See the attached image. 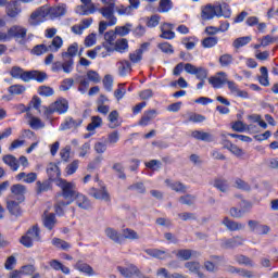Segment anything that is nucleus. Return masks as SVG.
<instances>
[{"label": "nucleus", "mask_w": 278, "mask_h": 278, "mask_svg": "<svg viewBox=\"0 0 278 278\" xmlns=\"http://www.w3.org/2000/svg\"><path fill=\"white\" fill-rule=\"evenodd\" d=\"M233 62V56L231 54H224L219 58L220 66H229Z\"/></svg>", "instance_id": "61"}, {"label": "nucleus", "mask_w": 278, "mask_h": 278, "mask_svg": "<svg viewBox=\"0 0 278 278\" xmlns=\"http://www.w3.org/2000/svg\"><path fill=\"white\" fill-rule=\"evenodd\" d=\"M56 186L61 188L62 193L59 194V197L56 198L54 210L59 216H63L64 207H66V205H71V203L75 201V198L79 194V192H77L75 184L70 182L65 179H59Z\"/></svg>", "instance_id": "1"}, {"label": "nucleus", "mask_w": 278, "mask_h": 278, "mask_svg": "<svg viewBox=\"0 0 278 278\" xmlns=\"http://www.w3.org/2000/svg\"><path fill=\"white\" fill-rule=\"evenodd\" d=\"M47 16H49V9L41 7L30 14L28 25H31L33 27L40 25V23H42Z\"/></svg>", "instance_id": "7"}, {"label": "nucleus", "mask_w": 278, "mask_h": 278, "mask_svg": "<svg viewBox=\"0 0 278 278\" xmlns=\"http://www.w3.org/2000/svg\"><path fill=\"white\" fill-rule=\"evenodd\" d=\"M74 201H76V205L80 208V210H90V207H92V203L90 202V200L81 194L78 193L75 198Z\"/></svg>", "instance_id": "21"}, {"label": "nucleus", "mask_w": 278, "mask_h": 278, "mask_svg": "<svg viewBox=\"0 0 278 278\" xmlns=\"http://www.w3.org/2000/svg\"><path fill=\"white\" fill-rule=\"evenodd\" d=\"M114 12H116L118 16H131V14H134L131 8L125 4H115Z\"/></svg>", "instance_id": "35"}, {"label": "nucleus", "mask_w": 278, "mask_h": 278, "mask_svg": "<svg viewBox=\"0 0 278 278\" xmlns=\"http://www.w3.org/2000/svg\"><path fill=\"white\" fill-rule=\"evenodd\" d=\"M51 71L53 73H60V71H63V73H66L68 75L73 73V65L68 67V65H66V60H63V62L56 61L52 63Z\"/></svg>", "instance_id": "19"}, {"label": "nucleus", "mask_w": 278, "mask_h": 278, "mask_svg": "<svg viewBox=\"0 0 278 278\" xmlns=\"http://www.w3.org/2000/svg\"><path fill=\"white\" fill-rule=\"evenodd\" d=\"M47 174H48L50 181H56V184H58L59 179H62V178H60L62 173L60 172V167L55 163L48 164Z\"/></svg>", "instance_id": "16"}, {"label": "nucleus", "mask_w": 278, "mask_h": 278, "mask_svg": "<svg viewBox=\"0 0 278 278\" xmlns=\"http://www.w3.org/2000/svg\"><path fill=\"white\" fill-rule=\"evenodd\" d=\"M48 75L45 72L33 71V79L42 84L47 79Z\"/></svg>", "instance_id": "64"}, {"label": "nucleus", "mask_w": 278, "mask_h": 278, "mask_svg": "<svg viewBox=\"0 0 278 278\" xmlns=\"http://www.w3.org/2000/svg\"><path fill=\"white\" fill-rule=\"evenodd\" d=\"M79 53V43L74 42L68 46L67 51L61 53L62 60H65V65L67 67L75 66L74 58Z\"/></svg>", "instance_id": "6"}, {"label": "nucleus", "mask_w": 278, "mask_h": 278, "mask_svg": "<svg viewBox=\"0 0 278 278\" xmlns=\"http://www.w3.org/2000/svg\"><path fill=\"white\" fill-rule=\"evenodd\" d=\"M29 125L31 129H42V127H45V123H42V121L38 117H31Z\"/></svg>", "instance_id": "63"}, {"label": "nucleus", "mask_w": 278, "mask_h": 278, "mask_svg": "<svg viewBox=\"0 0 278 278\" xmlns=\"http://www.w3.org/2000/svg\"><path fill=\"white\" fill-rule=\"evenodd\" d=\"M226 84H227L228 89L230 90L231 94H233L235 97H239L240 99H249V92H247L244 90H240V88H238V84H236V81L227 80Z\"/></svg>", "instance_id": "15"}, {"label": "nucleus", "mask_w": 278, "mask_h": 278, "mask_svg": "<svg viewBox=\"0 0 278 278\" xmlns=\"http://www.w3.org/2000/svg\"><path fill=\"white\" fill-rule=\"evenodd\" d=\"M49 266L53 270H61V273H63V275H71V268L66 267L64 264H62V262H60L58 260H51L49 262Z\"/></svg>", "instance_id": "30"}, {"label": "nucleus", "mask_w": 278, "mask_h": 278, "mask_svg": "<svg viewBox=\"0 0 278 278\" xmlns=\"http://www.w3.org/2000/svg\"><path fill=\"white\" fill-rule=\"evenodd\" d=\"M2 160L7 166H10L11 170H18V160H16V156L7 154Z\"/></svg>", "instance_id": "34"}, {"label": "nucleus", "mask_w": 278, "mask_h": 278, "mask_svg": "<svg viewBox=\"0 0 278 278\" xmlns=\"http://www.w3.org/2000/svg\"><path fill=\"white\" fill-rule=\"evenodd\" d=\"M195 198L192 194H186L179 198L182 205H194Z\"/></svg>", "instance_id": "60"}, {"label": "nucleus", "mask_w": 278, "mask_h": 278, "mask_svg": "<svg viewBox=\"0 0 278 278\" xmlns=\"http://www.w3.org/2000/svg\"><path fill=\"white\" fill-rule=\"evenodd\" d=\"M162 34L160 35V38H163L165 40H173L175 38V31H173V24L164 23L161 26Z\"/></svg>", "instance_id": "22"}, {"label": "nucleus", "mask_w": 278, "mask_h": 278, "mask_svg": "<svg viewBox=\"0 0 278 278\" xmlns=\"http://www.w3.org/2000/svg\"><path fill=\"white\" fill-rule=\"evenodd\" d=\"M42 223H43V227H46V229H49L51 231V229H53V227H55L58 223V219L55 218V214L49 213V211H46L42 215Z\"/></svg>", "instance_id": "18"}, {"label": "nucleus", "mask_w": 278, "mask_h": 278, "mask_svg": "<svg viewBox=\"0 0 278 278\" xmlns=\"http://www.w3.org/2000/svg\"><path fill=\"white\" fill-rule=\"evenodd\" d=\"M87 78L89 81H92L93 84H100L101 81V76L97 71H93V70H89L87 72Z\"/></svg>", "instance_id": "55"}, {"label": "nucleus", "mask_w": 278, "mask_h": 278, "mask_svg": "<svg viewBox=\"0 0 278 278\" xmlns=\"http://www.w3.org/2000/svg\"><path fill=\"white\" fill-rule=\"evenodd\" d=\"M236 262H238L240 265L249 266L250 268H253L255 266V263L251 257L242 254H238L235 256Z\"/></svg>", "instance_id": "38"}, {"label": "nucleus", "mask_w": 278, "mask_h": 278, "mask_svg": "<svg viewBox=\"0 0 278 278\" xmlns=\"http://www.w3.org/2000/svg\"><path fill=\"white\" fill-rule=\"evenodd\" d=\"M26 193L27 187H25V185L16 184L11 187V195L9 197H12V199H15L18 203H23Z\"/></svg>", "instance_id": "10"}, {"label": "nucleus", "mask_w": 278, "mask_h": 278, "mask_svg": "<svg viewBox=\"0 0 278 278\" xmlns=\"http://www.w3.org/2000/svg\"><path fill=\"white\" fill-rule=\"evenodd\" d=\"M104 4L102 8H98V12L103 16V18H110L111 24L116 22V15L114 14V9L116 8V0H101Z\"/></svg>", "instance_id": "3"}, {"label": "nucleus", "mask_w": 278, "mask_h": 278, "mask_svg": "<svg viewBox=\"0 0 278 278\" xmlns=\"http://www.w3.org/2000/svg\"><path fill=\"white\" fill-rule=\"evenodd\" d=\"M261 76L258 77V81L262 86H270L268 81V68L266 66L261 67Z\"/></svg>", "instance_id": "45"}, {"label": "nucleus", "mask_w": 278, "mask_h": 278, "mask_svg": "<svg viewBox=\"0 0 278 278\" xmlns=\"http://www.w3.org/2000/svg\"><path fill=\"white\" fill-rule=\"evenodd\" d=\"M38 92L41 97H53L55 91L49 86H41L38 88Z\"/></svg>", "instance_id": "59"}, {"label": "nucleus", "mask_w": 278, "mask_h": 278, "mask_svg": "<svg viewBox=\"0 0 278 278\" xmlns=\"http://www.w3.org/2000/svg\"><path fill=\"white\" fill-rule=\"evenodd\" d=\"M60 156L63 162H68L71 160V146L61 149Z\"/></svg>", "instance_id": "62"}, {"label": "nucleus", "mask_w": 278, "mask_h": 278, "mask_svg": "<svg viewBox=\"0 0 278 278\" xmlns=\"http://www.w3.org/2000/svg\"><path fill=\"white\" fill-rule=\"evenodd\" d=\"M185 71L189 75H195L197 79H200V81L207 79V70L204 67H197L191 63H187L185 64Z\"/></svg>", "instance_id": "9"}, {"label": "nucleus", "mask_w": 278, "mask_h": 278, "mask_svg": "<svg viewBox=\"0 0 278 278\" xmlns=\"http://www.w3.org/2000/svg\"><path fill=\"white\" fill-rule=\"evenodd\" d=\"M117 270L122 277L131 278L140 277V269L136 265H129L128 267L117 266Z\"/></svg>", "instance_id": "11"}, {"label": "nucleus", "mask_w": 278, "mask_h": 278, "mask_svg": "<svg viewBox=\"0 0 278 278\" xmlns=\"http://www.w3.org/2000/svg\"><path fill=\"white\" fill-rule=\"evenodd\" d=\"M173 10V1L172 0H161L159 3V12H170Z\"/></svg>", "instance_id": "49"}, {"label": "nucleus", "mask_w": 278, "mask_h": 278, "mask_svg": "<svg viewBox=\"0 0 278 278\" xmlns=\"http://www.w3.org/2000/svg\"><path fill=\"white\" fill-rule=\"evenodd\" d=\"M185 268H188L191 273L197 274L199 270H201V263L197 261H191L185 263Z\"/></svg>", "instance_id": "52"}, {"label": "nucleus", "mask_w": 278, "mask_h": 278, "mask_svg": "<svg viewBox=\"0 0 278 278\" xmlns=\"http://www.w3.org/2000/svg\"><path fill=\"white\" fill-rule=\"evenodd\" d=\"M74 268H76V270H79V273H85V275H88L89 277H92L94 275V269L92 268V266L83 261H77Z\"/></svg>", "instance_id": "24"}, {"label": "nucleus", "mask_w": 278, "mask_h": 278, "mask_svg": "<svg viewBox=\"0 0 278 278\" xmlns=\"http://www.w3.org/2000/svg\"><path fill=\"white\" fill-rule=\"evenodd\" d=\"M242 244H244V238L240 236L222 241L223 249H236V247H242Z\"/></svg>", "instance_id": "13"}, {"label": "nucleus", "mask_w": 278, "mask_h": 278, "mask_svg": "<svg viewBox=\"0 0 278 278\" xmlns=\"http://www.w3.org/2000/svg\"><path fill=\"white\" fill-rule=\"evenodd\" d=\"M53 247H56V249H62V251H68L71 249V243L60 239V238H54L52 240Z\"/></svg>", "instance_id": "44"}, {"label": "nucleus", "mask_w": 278, "mask_h": 278, "mask_svg": "<svg viewBox=\"0 0 278 278\" xmlns=\"http://www.w3.org/2000/svg\"><path fill=\"white\" fill-rule=\"evenodd\" d=\"M7 14L11 18H15V16H18L21 14V9L18 8V2L16 1H11L7 2Z\"/></svg>", "instance_id": "27"}, {"label": "nucleus", "mask_w": 278, "mask_h": 278, "mask_svg": "<svg viewBox=\"0 0 278 278\" xmlns=\"http://www.w3.org/2000/svg\"><path fill=\"white\" fill-rule=\"evenodd\" d=\"M218 45V37H207L202 40V47L204 49H212V47H216Z\"/></svg>", "instance_id": "47"}, {"label": "nucleus", "mask_w": 278, "mask_h": 278, "mask_svg": "<svg viewBox=\"0 0 278 278\" xmlns=\"http://www.w3.org/2000/svg\"><path fill=\"white\" fill-rule=\"evenodd\" d=\"M218 262H220V256H211V261L204 262V268L207 273H216L218 270Z\"/></svg>", "instance_id": "26"}, {"label": "nucleus", "mask_w": 278, "mask_h": 278, "mask_svg": "<svg viewBox=\"0 0 278 278\" xmlns=\"http://www.w3.org/2000/svg\"><path fill=\"white\" fill-rule=\"evenodd\" d=\"M90 194H91V197H93V199H99L102 201H110V193L108 192V190H105V187H103L100 190L92 188L90 191Z\"/></svg>", "instance_id": "29"}, {"label": "nucleus", "mask_w": 278, "mask_h": 278, "mask_svg": "<svg viewBox=\"0 0 278 278\" xmlns=\"http://www.w3.org/2000/svg\"><path fill=\"white\" fill-rule=\"evenodd\" d=\"M81 123V119H73V117H67L64 123L61 124V130L66 131V129H77Z\"/></svg>", "instance_id": "25"}, {"label": "nucleus", "mask_w": 278, "mask_h": 278, "mask_svg": "<svg viewBox=\"0 0 278 278\" xmlns=\"http://www.w3.org/2000/svg\"><path fill=\"white\" fill-rule=\"evenodd\" d=\"M222 225L226 226L228 231H242L245 227L244 224L229 219V217H224Z\"/></svg>", "instance_id": "17"}, {"label": "nucleus", "mask_w": 278, "mask_h": 278, "mask_svg": "<svg viewBox=\"0 0 278 278\" xmlns=\"http://www.w3.org/2000/svg\"><path fill=\"white\" fill-rule=\"evenodd\" d=\"M129 48V45L127 42V39H118L115 42V51H118V53H124Z\"/></svg>", "instance_id": "50"}, {"label": "nucleus", "mask_w": 278, "mask_h": 278, "mask_svg": "<svg viewBox=\"0 0 278 278\" xmlns=\"http://www.w3.org/2000/svg\"><path fill=\"white\" fill-rule=\"evenodd\" d=\"M109 127L110 129H116V127H121V122H118V111H112L109 116Z\"/></svg>", "instance_id": "37"}, {"label": "nucleus", "mask_w": 278, "mask_h": 278, "mask_svg": "<svg viewBox=\"0 0 278 278\" xmlns=\"http://www.w3.org/2000/svg\"><path fill=\"white\" fill-rule=\"evenodd\" d=\"M80 1L83 4L76 8V14H79V16H88L90 14H94V12H98V8L94 3H92V0Z\"/></svg>", "instance_id": "8"}, {"label": "nucleus", "mask_w": 278, "mask_h": 278, "mask_svg": "<svg viewBox=\"0 0 278 278\" xmlns=\"http://www.w3.org/2000/svg\"><path fill=\"white\" fill-rule=\"evenodd\" d=\"M7 210H9L12 216H21V202L12 197H9L7 199Z\"/></svg>", "instance_id": "14"}, {"label": "nucleus", "mask_w": 278, "mask_h": 278, "mask_svg": "<svg viewBox=\"0 0 278 278\" xmlns=\"http://www.w3.org/2000/svg\"><path fill=\"white\" fill-rule=\"evenodd\" d=\"M192 255H199V253L192 250H178L176 253V256L179 260H184L185 262H188V260H190Z\"/></svg>", "instance_id": "40"}, {"label": "nucleus", "mask_w": 278, "mask_h": 278, "mask_svg": "<svg viewBox=\"0 0 278 278\" xmlns=\"http://www.w3.org/2000/svg\"><path fill=\"white\" fill-rule=\"evenodd\" d=\"M105 236H108L113 242H116L117 244H123V236H121L115 229L106 228Z\"/></svg>", "instance_id": "33"}, {"label": "nucleus", "mask_w": 278, "mask_h": 278, "mask_svg": "<svg viewBox=\"0 0 278 278\" xmlns=\"http://www.w3.org/2000/svg\"><path fill=\"white\" fill-rule=\"evenodd\" d=\"M147 255L151 257H156L157 260H166V252L159 249H148L146 250Z\"/></svg>", "instance_id": "43"}, {"label": "nucleus", "mask_w": 278, "mask_h": 278, "mask_svg": "<svg viewBox=\"0 0 278 278\" xmlns=\"http://www.w3.org/2000/svg\"><path fill=\"white\" fill-rule=\"evenodd\" d=\"M103 125V119L100 116H92L91 123L87 126V131H94V129H99Z\"/></svg>", "instance_id": "41"}, {"label": "nucleus", "mask_w": 278, "mask_h": 278, "mask_svg": "<svg viewBox=\"0 0 278 278\" xmlns=\"http://www.w3.org/2000/svg\"><path fill=\"white\" fill-rule=\"evenodd\" d=\"M66 14V7L61 5V7H52L48 9V15L52 18H58L60 16H64Z\"/></svg>", "instance_id": "32"}, {"label": "nucleus", "mask_w": 278, "mask_h": 278, "mask_svg": "<svg viewBox=\"0 0 278 278\" xmlns=\"http://www.w3.org/2000/svg\"><path fill=\"white\" fill-rule=\"evenodd\" d=\"M251 42V36H245V37H239L233 40L232 47L235 49H241V47H247Z\"/></svg>", "instance_id": "42"}, {"label": "nucleus", "mask_w": 278, "mask_h": 278, "mask_svg": "<svg viewBox=\"0 0 278 278\" xmlns=\"http://www.w3.org/2000/svg\"><path fill=\"white\" fill-rule=\"evenodd\" d=\"M165 184L175 192H180L181 194H186L188 192V187H186V185L181 184L180 181H173L170 179H166Z\"/></svg>", "instance_id": "23"}, {"label": "nucleus", "mask_w": 278, "mask_h": 278, "mask_svg": "<svg viewBox=\"0 0 278 278\" xmlns=\"http://www.w3.org/2000/svg\"><path fill=\"white\" fill-rule=\"evenodd\" d=\"M227 81V73L225 72H218L215 76L208 78V84L214 88H220L222 86H225Z\"/></svg>", "instance_id": "12"}, {"label": "nucleus", "mask_w": 278, "mask_h": 278, "mask_svg": "<svg viewBox=\"0 0 278 278\" xmlns=\"http://www.w3.org/2000/svg\"><path fill=\"white\" fill-rule=\"evenodd\" d=\"M214 188H217L220 192H227L229 190V182L225 179H217L214 182Z\"/></svg>", "instance_id": "48"}, {"label": "nucleus", "mask_w": 278, "mask_h": 278, "mask_svg": "<svg viewBox=\"0 0 278 278\" xmlns=\"http://www.w3.org/2000/svg\"><path fill=\"white\" fill-rule=\"evenodd\" d=\"M10 38H14L18 45H27V28L21 25H13L9 28Z\"/></svg>", "instance_id": "4"}, {"label": "nucleus", "mask_w": 278, "mask_h": 278, "mask_svg": "<svg viewBox=\"0 0 278 278\" xmlns=\"http://www.w3.org/2000/svg\"><path fill=\"white\" fill-rule=\"evenodd\" d=\"M118 66V73L121 77H125V75L129 74L131 72V63L129 61H119L117 63Z\"/></svg>", "instance_id": "36"}, {"label": "nucleus", "mask_w": 278, "mask_h": 278, "mask_svg": "<svg viewBox=\"0 0 278 278\" xmlns=\"http://www.w3.org/2000/svg\"><path fill=\"white\" fill-rule=\"evenodd\" d=\"M155 116H157V111L155 110L144 112L141 119L139 121V125H141L142 127H147V125H149V123H151V121H153Z\"/></svg>", "instance_id": "31"}, {"label": "nucleus", "mask_w": 278, "mask_h": 278, "mask_svg": "<svg viewBox=\"0 0 278 278\" xmlns=\"http://www.w3.org/2000/svg\"><path fill=\"white\" fill-rule=\"evenodd\" d=\"M26 236L31 238L33 241L39 242L40 240V229H38V226H33L28 231L26 232Z\"/></svg>", "instance_id": "46"}, {"label": "nucleus", "mask_w": 278, "mask_h": 278, "mask_svg": "<svg viewBox=\"0 0 278 278\" xmlns=\"http://www.w3.org/2000/svg\"><path fill=\"white\" fill-rule=\"evenodd\" d=\"M231 11L228 10V15L223 14V7L207 4L202 8L201 16L203 21H212L214 16H229Z\"/></svg>", "instance_id": "2"}, {"label": "nucleus", "mask_w": 278, "mask_h": 278, "mask_svg": "<svg viewBox=\"0 0 278 278\" xmlns=\"http://www.w3.org/2000/svg\"><path fill=\"white\" fill-rule=\"evenodd\" d=\"M49 48L47 45L41 43V45H37L33 48L31 53L33 55H43V53H48Z\"/></svg>", "instance_id": "51"}, {"label": "nucleus", "mask_w": 278, "mask_h": 278, "mask_svg": "<svg viewBox=\"0 0 278 278\" xmlns=\"http://www.w3.org/2000/svg\"><path fill=\"white\" fill-rule=\"evenodd\" d=\"M93 149L99 155H103L108 151V142L98 141L94 143Z\"/></svg>", "instance_id": "56"}, {"label": "nucleus", "mask_w": 278, "mask_h": 278, "mask_svg": "<svg viewBox=\"0 0 278 278\" xmlns=\"http://www.w3.org/2000/svg\"><path fill=\"white\" fill-rule=\"evenodd\" d=\"M113 170L117 173L119 179H127V175H125V166H123V163H114Z\"/></svg>", "instance_id": "53"}, {"label": "nucleus", "mask_w": 278, "mask_h": 278, "mask_svg": "<svg viewBox=\"0 0 278 278\" xmlns=\"http://www.w3.org/2000/svg\"><path fill=\"white\" fill-rule=\"evenodd\" d=\"M75 84V80L73 78H65L62 80L60 90L63 92H66L67 90H71L73 88V85Z\"/></svg>", "instance_id": "58"}, {"label": "nucleus", "mask_w": 278, "mask_h": 278, "mask_svg": "<svg viewBox=\"0 0 278 278\" xmlns=\"http://www.w3.org/2000/svg\"><path fill=\"white\" fill-rule=\"evenodd\" d=\"M191 138L202 140V142H214V135L201 130H193L191 132Z\"/></svg>", "instance_id": "20"}, {"label": "nucleus", "mask_w": 278, "mask_h": 278, "mask_svg": "<svg viewBox=\"0 0 278 278\" xmlns=\"http://www.w3.org/2000/svg\"><path fill=\"white\" fill-rule=\"evenodd\" d=\"M77 168H79V160H75L70 163L65 168V173L66 175H75V173H77Z\"/></svg>", "instance_id": "54"}, {"label": "nucleus", "mask_w": 278, "mask_h": 278, "mask_svg": "<svg viewBox=\"0 0 278 278\" xmlns=\"http://www.w3.org/2000/svg\"><path fill=\"white\" fill-rule=\"evenodd\" d=\"M46 116H49L50 114H53L58 112L59 114H65V112H68V101L66 99L56 100L51 105L43 106Z\"/></svg>", "instance_id": "5"}, {"label": "nucleus", "mask_w": 278, "mask_h": 278, "mask_svg": "<svg viewBox=\"0 0 278 278\" xmlns=\"http://www.w3.org/2000/svg\"><path fill=\"white\" fill-rule=\"evenodd\" d=\"M26 88L23 85H12L9 87L8 92L10 94H23L25 92Z\"/></svg>", "instance_id": "57"}, {"label": "nucleus", "mask_w": 278, "mask_h": 278, "mask_svg": "<svg viewBox=\"0 0 278 278\" xmlns=\"http://www.w3.org/2000/svg\"><path fill=\"white\" fill-rule=\"evenodd\" d=\"M64 46V40H62V37L55 36L53 37L50 45H48V51H51L52 53H58L60 51L61 47Z\"/></svg>", "instance_id": "28"}, {"label": "nucleus", "mask_w": 278, "mask_h": 278, "mask_svg": "<svg viewBox=\"0 0 278 278\" xmlns=\"http://www.w3.org/2000/svg\"><path fill=\"white\" fill-rule=\"evenodd\" d=\"M122 238L126 240H140V235L131 228H125L122 231Z\"/></svg>", "instance_id": "39"}]
</instances>
